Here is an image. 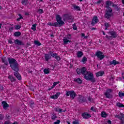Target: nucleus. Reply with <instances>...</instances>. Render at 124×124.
I'll list each match as a JSON object with an SVG mask.
<instances>
[{"instance_id": "obj_1", "label": "nucleus", "mask_w": 124, "mask_h": 124, "mask_svg": "<svg viewBox=\"0 0 124 124\" xmlns=\"http://www.w3.org/2000/svg\"><path fill=\"white\" fill-rule=\"evenodd\" d=\"M8 61L9 63L10 64V67L12 69L15 71L14 72V76L19 80L21 81L22 80V76L19 73V64L16 60L14 58H8Z\"/></svg>"}, {"instance_id": "obj_2", "label": "nucleus", "mask_w": 124, "mask_h": 124, "mask_svg": "<svg viewBox=\"0 0 124 124\" xmlns=\"http://www.w3.org/2000/svg\"><path fill=\"white\" fill-rule=\"evenodd\" d=\"M56 22H48L47 23L48 26H50L51 27H62L64 25V22L62 20V18L61 15H57L56 16Z\"/></svg>"}, {"instance_id": "obj_3", "label": "nucleus", "mask_w": 124, "mask_h": 124, "mask_svg": "<svg viewBox=\"0 0 124 124\" xmlns=\"http://www.w3.org/2000/svg\"><path fill=\"white\" fill-rule=\"evenodd\" d=\"M110 5H112V1L111 0H108L106 2V8H107L106 13H105L104 17L106 19H110L112 17V12L113 9L110 7Z\"/></svg>"}, {"instance_id": "obj_4", "label": "nucleus", "mask_w": 124, "mask_h": 124, "mask_svg": "<svg viewBox=\"0 0 124 124\" xmlns=\"http://www.w3.org/2000/svg\"><path fill=\"white\" fill-rule=\"evenodd\" d=\"M45 62H49V60H51L52 58H54L57 61V62H60L62 59L61 57L57 53H53L52 51H49L48 54H45Z\"/></svg>"}, {"instance_id": "obj_5", "label": "nucleus", "mask_w": 124, "mask_h": 124, "mask_svg": "<svg viewBox=\"0 0 124 124\" xmlns=\"http://www.w3.org/2000/svg\"><path fill=\"white\" fill-rule=\"evenodd\" d=\"M84 78L86 80V81H91L92 83H94L95 81H96L94 76H93V74L91 71H88Z\"/></svg>"}, {"instance_id": "obj_6", "label": "nucleus", "mask_w": 124, "mask_h": 124, "mask_svg": "<svg viewBox=\"0 0 124 124\" xmlns=\"http://www.w3.org/2000/svg\"><path fill=\"white\" fill-rule=\"evenodd\" d=\"M88 72L89 71H87V68H86V67H82L80 69H77V73L78 75H81V74L84 77H85L87 75V74Z\"/></svg>"}, {"instance_id": "obj_7", "label": "nucleus", "mask_w": 124, "mask_h": 124, "mask_svg": "<svg viewBox=\"0 0 124 124\" xmlns=\"http://www.w3.org/2000/svg\"><path fill=\"white\" fill-rule=\"evenodd\" d=\"M63 21H67L68 23H72L74 21V17L68 14H64L63 15Z\"/></svg>"}, {"instance_id": "obj_8", "label": "nucleus", "mask_w": 124, "mask_h": 124, "mask_svg": "<svg viewBox=\"0 0 124 124\" xmlns=\"http://www.w3.org/2000/svg\"><path fill=\"white\" fill-rule=\"evenodd\" d=\"M108 33L111 36H109L108 35H106V38H107V39L110 40L111 38H117V37H118V33L116 31H110L108 32Z\"/></svg>"}, {"instance_id": "obj_9", "label": "nucleus", "mask_w": 124, "mask_h": 124, "mask_svg": "<svg viewBox=\"0 0 124 124\" xmlns=\"http://www.w3.org/2000/svg\"><path fill=\"white\" fill-rule=\"evenodd\" d=\"M66 96H69L71 98V99L73 100L74 99V98L76 97L77 96V94H76V93L74 92L73 90L66 91L65 93Z\"/></svg>"}, {"instance_id": "obj_10", "label": "nucleus", "mask_w": 124, "mask_h": 124, "mask_svg": "<svg viewBox=\"0 0 124 124\" xmlns=\"http://www.w3.org/2000/svg\"><path fill=\"white\" fill-rule=\"evenodd\" d=\"M112 93H113V90L111 89H108L104 94L106 96V98H108L110 99L111 98H113Z\"/></svg>"}, {"instance_id": "obj_11", "label": "nucleus", "mask_w": 124, "mask_h": 124, "mask_svg": "<svg viewBox=\"0 0 124 124\" xmlns=\"http://www.w3.org/2000/svg\"><path fill=\"white\" fill-rule=\"evenodd\" d=\"M94 56H96L100 61H102V59L105 58L103 53L100 51H97L95 53Z\"/></svg>"}, {"instance_id": "obj_12", "label": "nucleus", "mask_w": 124, "mask_h": 124, "mask_svg": "<svg viewBox=\"0 0 124 124\" xmlns=\"http://www.w3.org/2000/svg\"><path fill=\"white\" fill-rule=\"evenodd\" d=\"M115 118H117V119H119L120 120V124H124V114L121 112L120 115L117 114L115 116Z\"/></svg>"}, {"instance_id": "obj_13", "label": "nucleus", "mask_w": 124, "mask_h": 124, "mask_svg": "<svg viewBox=\"0 0 124 124\" xmlns=\"http://www.w3.org/2000/svg\"><path fill=\"white\" fill-rule=\"evenodd\" d=\"M78 99L79 103H83L84 102L88 103V100H87V98H86V97L79 95V97L78 98Z\"/></svg>"}, {"instance_id": "obj_14", "label": "nucleus", "mask_w": 124, "mask_h": 124, "mask_svg": "<svg viewBox=\"0 0 124 124\" xmlns=\"http://www.w3.org/2000/svg\"><path fill=\"white\" fill-rule=\"evenodd\" d=\"M99 22V20L98 19V17H97V16H94L91 22V25L92 26H94L95 24H97Z\"/></svg>"}, {"instance_id": "obj_15", "label": "nucleus", "mask_w": 124, "mask_h": 124, "mask_svg": "<svg viewBox=\"0 0 124 124\" xmlns=\"http://www.w3.org/2000/svg\"><path fill=\"white\" fill-rule=\"evenodd\" d=\"M14 43L16 45H19V46H25V43L19 39L15 40Z\"/></svg>"}, {"instance_id": "obj_16", "label": "nucleus", "mask_w": 124, "mask_h": 124, "mask_svg": "<svg viewBox=\"0 0 124 124\" xmlns=\"http://www.w3.org/2000/svg\"><path fill=\"white\" fill-rule=\"evenodd\" d=\"M81 117L86 120L92 118V115L88 112H83L81 114Z\"/></svg>"}, {"instance_id": "obj_17", "label": "nucleus", "mask_w": 124, "mask_h": 124, "mask_svg": "<svg viewBox=\"0 0 124 124\" xmlns=\"http://www.w3.org/2000/svg\"><path fill=\"white\" fill-rule=\"evenodd\" d=\"M60 95H61V93L57 92L55 95L50 96V98L51 99H58Z\"/></svg>"}, {"instance_id": "obj_18", "label": "nucleus", "mask_w": 124, "mask_h": 124, "mask_svg": "<svg viewBox=\"0 0 124 124\" xmlns=\"http://www.w3.org/2000/svg\"><path fill=\"white\" fill-rule=\"evenodd\" d=\"M1 61L3 63H4L5 65H8V61H7V59L5 57H2Z\"/></svg>"}, {"instance_id": "obj_19", "label": "nucleus", "mask_w": 124, "mask_h": 124, "mask_svg": "<svg viewBox=\"0 0 124 124\" xmlns=\"http://www.w3.org/2000/svg\"><path fill=\"white\" fill-rule=\"evenodd\" d=\"M2 104L3 105V108L5 109L6 108H8L9 107V105L6 103V101H2Z\"/></svg>"}, {"instance_id": "obj_20", "label": "nucleus", "mask_w": 124, "mask_h": 124, "mask_svg": "<svg viewBox=\"0 0 124 124\" xmlns=\"http://www.w3.org/2000/svg\"><path fill=\"white\" fill-rule=\"evenodd\" d=\"M72 6L74 10H77V11H81V8H80V6H77L75 4H73Z\"/></svg>"}, {"instance_id": "obj_21", "label": "nucleus", "mask_w": 124, "mask_h": 124, "mask_svg": "<svg viewBox=\"0 0 124 124\" xmlns=\"http://www.w3.org/2000/svg\"><path fill=\"white\" fill-rule=\"evenodd\" d=\"M74 82H76V83H78V84H82V83H83L82 79H81L80 78H74Z\"/></svg>"}, {"instance_id": "obj_22", "label": "nucleus", "mask_w": 124, "mask_h": 124, "mask_svg": "<svg viewBox=\"0 0 124 124\" xmlns=\"http://www.w3.org/2000/svg\"><path fill=\"white\" fill-rule=\"evenodd\" d=\"M104 75V71H100L99 72H98L96 74V77H99L100 76H103Z\"/></svg>"}, {"instance_id": "obj_23", "label": "nucleus", "mask_w": 124, "mask_h": 124, "mask_svg": "<svg viewBox=\"0 0 124 124\" xmlns=\"http://www.w3.org/2000/svg\"><path fill=\"white\" fill-rule=\"evenodd\" d=\"M51 120H52V121H56V119H58V116H57V114H56V113H53L51 114Z\"/></svg>"}, {"instance_id": "obj_24", "label": "nucleus", "mask_w": 124, "mask_h": 124, "mask_svg": "<svg viewBox=\"0 0 124 124\" xmlns=\"http://www.w3.org/2000/svg\"><path fill=\"white\" fill-rule=\"evenodd\" d=\"M83 55H84V53H83V52L81 51H78L77 53V56L78 57V58H82Z\"/></svg>"}, {"instance_id": "obj_25", "label": "nucleus", "mask_w": 124, "mask_h": 124, "mask_svg": "<svg viewBox=\"0 0 124 124\" xmlns=\"http://www.w3.org/2000/svg\"><path fill=\"white\" fill-rule=\"evenodd\" d=\"M63 42L64 45H66V44H68V43H70V42H71V41L64 37L63 39Z\"/></svg>"}, {"instance_id": "obj_26", "label": "nucleus", "mask_w": 124, "mask_h": 124, "mask_svg": "<svg viewBox=\"0 0 124 124\" xmlns=\"http://www.w3.org/2000/svg\"><path fill=\"white\" fill-rule=\"evenodd\" d=\"M21 34H22L21 32L16 31L14 33V36L16 37H19V36H21Z\"/></svg>"}, {"instance_id": "obj_27", "label": "nucleus", "mask_w": 124, "mask_h": 124, "mask_svg": "<svg viewBox=\"0 0 124 124\" xmlns=\"http://www.w3.org/2000/svg\"><path fill=\"white\" fill-rule=\"evenodd\" d=\"M8 79H9L10 80H11V82H12V83L13 82H15V81H16V79H15V78L11 76H9L8 77Z\"/></svg>"}, {"instance_id": "obj_28", "label": "nucleus", "mask_w": 124, "mask_h": 124, "mask_svg": "<svg viewBox=\"0 0 124 124\" xmlns=\"http://www.w3.org/2000/svg\"><path fill=\"white\" fill-rule=\"evenodd\" d=\"M55 111L56 112H58V113H62V108H60L59 107L55 108Z\"/></svg>"}, {"instance_id": "obj_29", "label": "nucleus", "mask_w": 124, "mask_h": 124, "mask_svg": "<svg viewBox=\"0 0 124 124\" xmlns=\"http://www.w3.org/2000/svg\"><path fill=\"white\" fill-rule=\"evenodd\" d=\"M116 106L117 107H119V108H124V105H123L122 103H121L120 102H118L116 103Z\"/></svg>"}, {"instance_id": "obj_30", "label": "nucleus", "mask_w": 124, "mask_h": 124, "mask_svg": "<svg viewBox=\"0 0 124 124\" xmlns=\"http://www.w3.org/2000/svg\"><path fill=\"white\" fill-rule=\"evenodd\" d=\"M34 44L37 45V46H41L42 45V44L37 40L34 41Z\"/></svg>"}, {"instance_id": "obj_31", "label": "nucleus", "mask_w": 124, "mask_h": 124, "mask_svg": "<svg viewBox=\"0 0 124 124\" xmlns=\"http://www.w3.org/2000/svg\"><path fill=\"white\" fill-rule=\"evenodd\" d=\"M101 116L102 118H106V117H107V113H106L105 111H102L101 112Z\"/></svg>"}, {"instance_id": "obj_32", "label": "nucleus", "mask_w": 124, "mask_h": 124, "mask_svg": "<svg viewBox=\"0 0 124 124\" xmlns=\"http://www.w3.org/2000/svg\"><path fill=\"white\" fill-rule=\"evenodd\" d=\"M29 104L31 108H33V107H34V102H33V100L30 101Z\"/></svg>"}, {"instance_id": "obj_33", "label": "nucleus", "mask_w": 124, "mask_h": 124, "mask_svg": "<svg viewBox=\"0 0 124 124\" xmlns=\"http://www.w3.org/2000/svg\"><path fill=\"white\" fill-rule=\"evenodd\" d=\"M29 2V0H22L21 1V3L23 5H27Z\"/></svg>"}, {"instance_id": "obj_34", "label": "nucleus", "mask_w": 124, "mask_h": 124, "mask_svg": "<svg viewBox=\"0 0 124 124\" xmlns=\"http://www.w3.org/2000/svg\"><path fill=\"white\" fill-rule=\"evenodd\" d=\"M86 62H88V58H87V57H86L85 56H84L82 58V59L81 60V62H83V63H86Z\"/></svg>"}, {"instance_id": "obj_35", "label": "nucleus", "mask_w": 124, "mask_h": 124, "mask_svg": "<svg viewBox=\"0 0 124 124\" xmlns=\"http://www.w3.org/2000/svg\"><path fill=\"white\" fill-rule=\"evenodd\" d=\"M36 26H37V24L36 23L34 24L33 25H32V27L31 28V29L32 30V31H36Z\"/></svg>"}, {"instance_id": "obj_36", "label": "nucleus", "mask_w": 124, "mask_h": 124, "mask_svg": "<svg viewBox=\"0 0 124 124\" xmlns=\"http://www.w3.org/2000/svg\"><path fill=\"white\" fill-rule=\"evenodd\" d=\"M112 64H113V65H117V64H120V62L116 61L115 60H113L112 61Z\"/></svg>"}, {"instance_id": "obj_37", "label": "nucleus", "mask_w": 124, "mask_h": 124, "mask_svg": "<svg viewBox=\"0 0 124 124\" xmlns=\"http://www.w3.org/2000/svg\"><path fill=\"white\" fill-rule=\"evenodd\" d=\"M44 74H49L50 73V71L48 69H44Z\"/></svg>"}, {"instance_id": "obj_38", "label": "nucleus", "mask_w": 124, "mask_h": 124, "mask_svg": "<svg viewBox=\"0 0 124 124\" xmlns=\"http://www.w3.org/2000/svg\"><path fill=\"white\" fill-rule=\"evenodd\" d=\"M118 95L119 97H120V98H122L123 96H124V93L123 92H119L118 93Z\"/></svg>"}, {"instance_id": "obj_39", "label": "nucleus", "mask_w": 124, "mask_h": 124, "mask_svg": "<svg viewBox=\"0 0 124 124\" xmlns=\"http://www.w3.org/2000/svg\"><path fill=\"white\" fill-rule=\"evenodd\" d=\"M18 15L19 16V17L17 18L16 21H19L20 20H21L22 19H23L24 17H23V16H22V15L18 14Z\"/></svg>"}, {"instance_id": "obj_40", "label": "nucleus", "mask_w": 124, "mask_h": 124, "mask_svg": "<svg viewBox=\"0 0 124 124\" xmlns=\"http://www.w3.org/2000/svg\"><path fill=\"white\" fill-rule=\"evenodd\" d=\"M21 29V26L19 25H16L15 26V30H20Z\"/></svg>"}, {"instance_id": "obj_41", "label": "nucleus", "mask_w": 124, "mask_h": 124, "mask_svg": "<svg viewBox=\"0 0 124 124\" xmlns=\"http://www.w3.org/2000/svg\"><path fill=\"white\" fill-rule=\"evenodd\" d=\"M73 26V29L74 31H77V27L76 26V24L74 23L72 25Z\"/></svg>"}, {"instance_id": "obj_42", "label": "nucleus", "mask_w": 124, "mask_h": 124, "mask_svg": "<svg viewBox=\"0 0 124 124\" xmlns=\"http://www.w3.org/2000/svg\"><path fill=\"white\" fill-rule=\"evenodd\" d=\"M49 66L50 67V70H54L55 69V65L53 64H51L49 65Z\"/></svg>"}, {"instance_id": "obj_43", "label": "nucleus", "mask_w": 124, "mask_h": 124, "mask_svg": "<svg viewBox=\"0 0 124 124\" xmlns=\"http://www.w3.org/2000/svg\"><path fill=\"white\" fill-rule=\"evenodd\" d=\"M37 12L38 13H39V14H42V13H43V10L42 9H39Z\"/></svg>"}, {"instance_id": "obj_44", "label": "nucleus", "mask_w": 124, "mask_h": 124, "mask_svg": "<svg viewBox=\"0 0 124 124\" xmlns=\"http://www.w3.org/2000/svg\"><path fill=\"white\" fill-rule=\"evenodd\" d=\"M60 81H58L57 82H54L53 83V85H52L54 88H55V86H56V85H58V84H60Z\"/></svg>"}, {"instance_id": "obj_45", "label": "nucleus", "mask_w": 124, "mask_h": 124, "mask_svg": "<svg viewBox=\"0 0 124 124\" xmlns=\"http://www.w3.org/2000/svg\"><path fill=\"white\" fill-rule=\"evenodd\" d=\"M72 124H80V123L79 122V121H78V120H75L74 121H73Z\"/></svg>"}, {"instance_id": "obj_46", "label": "nucleus", "mask_w": 124, "mask_h": 124, "mask_svg": "<svg viewBox=\"0 0 124 124\" xmlns=\"http://www.w3.org/2000/svg\"><path fill=\"white\" fill-rule=\"evenodd\" d=\"M4 119V115L3 114H0V120L2 121Z\"/></svg>"}, {"instance_id": "obj_47", "label": "nucleus", "mask_w": 124, "mask_h": 124, "mask_svg": "<svg viewBox=\"0 0 124 124\" xmlns=\"http://www.w3.org/2000/svg\"><path fill=\"white\" fill-rule=\"evenodd\" d=\"M104 26L105 27H107V28H109L110 27V24H109L107 22H105L104 23Z\"/></svg>"}, {"instance_id": "obj_48", "label": "nucleus", "mask_w": 124, "mask_h": 124, "mask_svg": "<svg viewBox=\"0 0 124 124\" xmlns=\"http://www.w3.org/2000/svg\"><path fill=\"white\" fill-rule=\"evenodd\" d=\"M88 100L89 103H91V102H93V98H91V97H89L88 98Z\"/></svg>"}, {"instance_id": "obj_49", "label": "nucleus", "mask_w": 124, "mask_h": 124, "mask_svg": "<svg viewBox=\"0 0 124 124\" xmlns=\"http://www.w3.org/2000/svg\"><path fill=\"white\" fill-rule=\"evenodd\" d=\"M4 124H11V121L10 120L5 121Z\"/></svg>"}, {"instance_id": "obj_50", "label": "nucleus", "mask_w": 124, "mask_h": 124, "mask_svg": "<svg viewBox=\"0 0 124 124\" xmlns=\"http://www.w3.org/2000/svg\"><path fill=\"white\" fill-rule=\"evenodd\" d=\"M10 119V116H9V115L7 114L6 115V120H7V121H9V120Z\"/></svg>"}, {"instance_id": "obj_51", "label": "nucleus", "mask_w": 124, "mask_h": 124, "mask_svg": "<svg viewBox=\"0 0 124 124\" xmlns=\"http://www.w3.org/2000/svg\"><path fill=\"white\" fill-rule=\"evenodd\" d=\"M8 43H9V44H14V42L12 41V40L11 39L8 40Z\"/></svg>"}, {"instance_id": "obj_52", "label": "nucleus", "mask_w": 124, "mask_h": 124, "mask_svg": "<svg viewBox=\"0 0 124 124\" xmlns=\"http://www.w3.org/2000/svg\"><path fill=\"white\" fill-rule=\"evenodd\" d=\"M61 124V120H58L57 121L55 122L54 124Z\"/></svg>"}, {"instance_id": "obj_53", "label": "nucleus", "mask_w": 124, "mask_h": 124, "mask_svg": "<svg viewBox=\"0 0 124 124\" xmlns=\"http://www.w3.org/2000/svg\"><path fill=\"white\" fill-rule=\"evenodd\" d=\"M115 8H116L117 11H120L121 10V8L117 6Z\"/></svg>"}, {"instance_id": "obj_54", "label": "nucleus", "mask_w": 124, "mask_h": 124, "mask_svg": "<svg viewBox=\"0 0 124 124\" xmlns=\"http://www.w3.org/2000/svg\"><path fill=\"white\" fill-rule=\"evenodd\" d=\"M0 91H3V86L0 84Z\"/></svg>"}, {"instance_id": "obj_55", "label": "nucleus", "mask_w": 124, "mask_h": 124, "mask_svg": "<svg viewBox=\"0 0 124 124\" xmlns=\"http://www.w3.org/2000/svg\"><path fill=\"white\" fill-rule=\"evenodd\" d=\"M91 111H93L94 112H95V109H94V108L93 107H91Z\"/></svg>"}, {"instance_id": "obj_56", "label": "nucleus", "mask_w": 124, "mask_h": 124, "mask_svg": "<svg viewBox=\"0 0 124 124\" xmlns=\"http://www.w3.org/2000/svg\"><path fill=\"white\" fill-rule=\"evenodd\" d=\"M107 123L108 124H112V121L110 120H108V121H107Z\"/></svg>"}, {"instance_id": "obj_57", "label": "nucleus", "mask_w": 124, "mask_h": 124, "mask_svg": "<svg viewBox=\"0 0 124 124\" xmlns=\"http://www.w3.org/2000/svg\"><path fill=\"white\" fill-rule=\"evenodd\" d=\"M100 2H101V0H99L98 1H97L96 3L98 4V5H99V4H100Z\"/></svg>"}, {"instance_id": "obj_58", "label": "nucleus", "mask_w": 124, "mask_h": 124, "mask_svg": "<svg viewBox=\"0 0 124 124\" xmlns=\"http://www.w3.org/2000/svg\"><path fill=\"white\" fill-rule=\"evenodd\" d=\"M54 87L52 85L51 88H48V90L49 91H51V90H53V89H54Z\"/></svg>"}, {"instance_id": "obj_59", "label": "nucleus", "mask_w": 124, "mask_h": 124, "mask_svg": "<svg viewBox=\"0 0 124 124\" xmlns=\"http://www.w3.org/2000/svg\"><path fill=\"white\" fill-rule=\"evenodd\" d=\"M9 30V31H13V30H14V28L13 27H10Z\"/></svg>"}, {"instance_id": "obj_60", "label": "nucleus", "mask_w": 124, "mask_h": 124, "mask_svg": "<svg viewBox=\"0 0 124 124\" xmlns=\"http://www.w3.org/2000/svg\"><path fill=\"white\" fill-rule=\"evenodd\" d=\"M108 63L109 65H112L113 64V61L108 62Z\"/></svg>"}, {"instance_id": "obj_61", "label": "nucleus", "mask_w": 124, "mask_h": 124, "mask_svg": "<svg viewBox=\"0 0 124 124\" xmlns=\"http://www.w3.org/2000/svg\"><path fill=\"white\" fill-rule=\"evenodd\" d=\"M118 6V5L113 3L112 4V7H116Z\"/></svg>"}, {"instance_id": "obj_62", "label": "nucleus", "mask_w": 124, "mask_h": 124, "mask_svg": "<svg viewBox=\"0 0 124 124\" xmlns=\"http://www.w3.org/2000/svg\"><path fill=\"white\" fill-rule=\"evenodd\" d=\"M85 35H86V34H85V33H81L82 37H85Z\"/></svg>"}, {"instance_id": "obj_63", "label": "nucleus", "mask_w": 124, "mask_h": 124, "mask_svg": "<svg viewBox=\"0 0 124 124\" xmlns=\"http://www.w3.org/2000/svg\"><path fill=\"white\" fill-rule=\"evenodd\" d=\"M122 77L123 79H124V73H122Z\"/></svg>"}, {"instance_id": "obj_64", "label": "nucleus", "mask_w": 124, "mask_h": 124, "mask_svg": "<svg viewBox=\"0 0 124 124\" xmlns=\"http://www.w3.org/2000/svg\"><path fill=\"white\" fill-rule=\"evenodd\" d=\"M25 15H26V16H29V15H30V13H28V12H26V13H25Z\"/></svg>"}]
</instances>
